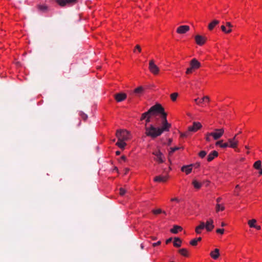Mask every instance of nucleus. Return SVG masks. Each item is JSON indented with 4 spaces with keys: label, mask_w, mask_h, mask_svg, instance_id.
Segmentation results:
<instances>
[{
    "label": "nucleus",
    "mask_w": 262,
    "mask_h": 262,
    "mask_svg": "<svg viewBox=\"0 0 262 262\" xmlns=\"http://www.w3.org/2000/svg\"><path fill=\"white\" fill-rule=\"evenodd\" d=\"M202 127V125L200 122H194L192 126H190L188 128V132H195Z\"/></svg>",
    "instance_id": "0eeeda50"
},
{
    "label": "nucleus",
    "mask_w": 262,
    "mask_h": 262,
    "mask_svg": "<svg viewBox=\"0 0 262 262\" xmlns=\"http://www.w3.org/2000/svg\"><path fill=\"white\" fill-rule=\"evenodd\" d=\"M172 237L169 238L166 241V244H168V243H170L172 241Z\"/></svg>",
    "instance_id": "09e8293b"
},
{
    "label": "nucleus",
    "mask_w": 262,
    "mask_h": 262,
    "mask_svg": "<svg viewBox=\"0 0 262 262\" xmlns=\"http://www.w3.org/2000/svg\"><path fill=\"white\" fill-rule=\"evenodd\" d=\"M156 239H157V237H155V236H153V237H152V240H156Z\"/></svg>",
    "instance_id": "680f3d73"
},
{
    "label": "nucleus",
    "mask_w": 262,
    "mask_h": 262,
    "mask_svg": "<svg viewBox=\"0 0 262 262\" xmlns=\"http://www.w3.org/2000/svg\"><path fill=\"white\" fill-rule=\"evenodd\" d=\"M216 233H220L221 234H223L224 232V229H217L216 230Z\"/></svg>",
    "instance_id": "ea45409f"
},
{
    "label": "nucleus",
    "mask_w": 262,
    "mask_h": 262,
    "mask_svg": "<svg viewBox=\"0 0 262 262\" xmlns=\"http://www.w3.org/2000/svg\"><path fill=\"white\" fill-rule=\"evenodd\" d=\"M235 188H239V185H237L235 186Z\"/></svg>",
    "instance_id": "e2e57ef3"
},
{
    "label": "nucleus",
    "mask_w": 262,
    "mask_h": 262,
    "mask_svg": "<svg viewBox=\"0 0 262 262\" xmlns=\"http://www.w3.org/2000/svg\"><path fill=\"white\" fill-rule=\"evenodd\" d=\"M258 170H259V174H262V168H260Z\"/></svg>",
    "instance_id": "4d7b16f0"
},
{
    "label": "nucleus",
    "mask_w": 262,
    "mask_h": 262,
    "mask_svg": "<svg viewBox=\"0 0 262 262\" xmlns=\"http://www.w3.org/2000/svg\"><path fill=\"white\" fill-rule=\"evenodd\" d=\"M120 154H121V152L120 151H117L116 152V155H120Z\"/></svg>",
    "instance_id": "13d9d810"
},
{
    "label": "nucleus",
    "mask_w": 262,
    "mask_h": 262,
    "mask_svg": "<svg viewBox=\"0 0 262 262\" xmlns=\"http://www.w3.org/2000/svg\"><path fill=\"white\" fill-rule=\"evenodd\" d=\"M207 154V152L206 151H204V150H202L201 151L199 154V156L201 158H204L206 155Z\"/></svg>",
    "instance_id": "72a5a7b5"
},
{
    "label": "nucleus",
    "mask_w": 262,
    "mask_h": 262,
    "mask_svg": "<svg viewBox=\"0 0 262 262\" xmlns=\"http://www.w3.org/2000/svg\"><path fill=\"white\" fill-rule=\"evenodd\" d=\"M191 166H192V165L183 166L181 168V170L183 172H185L186 173V174H188L192 171Z\"/></svg>",
    "instance_id": "f3484780"
},
{
    "label": "nucleus",
    "mask_w": 262,
    "mask_h": 262,
    "mask_svg": "<svg viewBox=\"0 0 262 262\" xmlns=\"http://www.w3.org/2000/svg\"><path fill=\"white\" fill-rule=\"evenodd\" d=\"M224 133V130L223 128L215 129L214 132L209 133V135H211L214 140H216L223 135Z\"/></svg>",
    "instance_id": "20e7f679"
},
{
    "label": "nucleus",
    "mask_w": 262,
    "mask_h": 262,
    "mask_svg": "<svg viewBox=\"0 0 262 262\" xmlns=\"http://www.w3.org/2000/svg\"><path fill=\"white\" fill-rule=\"evenodd\" d=\"M116 145L119 147L121 149H124V147L126 146V144L125 142H124V141L118 140V141L116 143Z\"/></svg>",
    "instance_id": "b1692460"
},
{
    "label": "nucleus",
    "mask_w": 262,
    "mask_h": 262,
    "mask_svg": "<svg viewBox=\"0 0 262 262\" xmlns=\"http://www.w3.org/2000/svg\"><path fill=\"white\" fill-rule=\"evenodd\" d=\"M179 149V147H176L173 148H171V150L170 151V154H171L173 152H174L175 151L178 150Z\"/></svg>",
    "instance_id": "a19ab883"
},
{
    "label": "nucleus",
    "mask_w": 262,
    "mask_h": 262,
    "mask_svg": "<svg viewBox=\"0 0 262 262\" xmlns=\"http://www.w3.org/2000/svg\"><path fill=\"white\" fill-rule=\"evenodd\" d=\"M115 99L118 102H121L126 98V95L124 93H118L115 95Z\"/></svg>",
    "instance_id": "ddd939ff"
},
{
    "label": "nucleus",
    "mask_w": 262,
    "mask_h": 262,
    "mask_svg": "<svg viewBox=\"0 0 262 262\" xmlns=\"http://www.w3.org/2000/svg\"><path fill=\"white\" fill-rule=\"evenodd\" d=\"M171 201H178L179 200H178V199L177 198H175L171 199Z\"/></svg>",
    "instance_id": "6e6d98bb"
},
{
    "label": "nucleus",
    "mask_w": 262,
    "mask_h": 262,
    "mask_svg": "<svg viewBox=\"0 0 262 262\" xmlns=\"http://www.w3.org/2000/svg\"><path fill=\"white\" fill-rule=\"evenodd\" d=\"M161 241H158L157 243H153L152 244V246L153 247H156L157 246L160 245L161 244Z\"/></svg>",
    "instance_id": "a18cd8bd"
},
{
    "label": "nucleus",
    "mask_w": 262,
    "mask_h": 262,
    "mask_svg": "<svg viewBox=\"0 0 262 262\" xmlns=\"http://www.w3.org/2000/svg\"><path fill=\"white\" fill-rule=\"evenodd\" d=\"M221 226L222 227H224V226H226V224L224 222H222L221 224Z\"/></svg>",
    "instance_id": "bf43d9fd"
},
{
    "label": "nucleus",
    "mask_w": 262,
    "mask_h": 262,
    "mask_svg": "<svg viewBox=\"0 0 262 262\" xmlns=\"http://www.w3.org/2000/svg\"><path fill=\"white\" fill-rule=\"evenodd\" d=\"M143 88L142 86H139L134 90V91L132 92V95L139 97L143 93Z\"/></svg>",
    "instance_id": "4468645a"
},
{
    "label": "nucleus",
    "mask_w": 262,
    "mask_h": 262,
    "mask_svg": "<svg viewBox=\"0 0 262 262\" xmlns=\"http://www.w3.org/2000/svg\"><path fill=\"white\" fill-rule=\"evenodd\" d=\"M192 184L194 187L196 189H199L201 187V184L198 182L196 180H194L192 182Z\"/></svg>",
    "instance_id": "bb28decb"
},
{
    "label": "nucleus",
    "mask_w": 262,
    "mask_h": 262,
    "mask_svg": "<svg viewBox=\"0 0 262 262\" xmlns=\"http://www.w3.org/2000/svg\"><path fill=\"white\" fill-rule=\"evenodd\" d=\"M226 26L228 27L229 29H231L233 27L231 24L229 22L226 23Z\"/></svg>",
    "instance_id": "49530a36"
},
{
    "label": "nucleus",
    "mask_w": 262,
    "mask_h": 262,
    "mask_svg": "<svg viewBox=\"0 0 262 262\" xmlns=\"http://www.w3.org/2000/svg\"><path fill=\"white\" fill-rule=\"evenodd\" d=\"M121 159L122 160L124 161H125L126 160V157H125V156H121Z\"/></svg>",
    "instance_id": "3c124183"
},
{
    "label": "nucleus",
    "mask_w": 262,
    "mask_h": 262,
    "mask_svg": "<svg viewBox=\"0 0 262 262\" xmlns=\"http://www.w3.org/2000/svg\"><path fill=\"white\" fill-rule=\"evenodd\" d=\"M149 70L154 74L157 75L159 73V69L157 65L155 64L154 60L151 59L149 62Z\"/></svg>",
    "instance_id": "423d86ee"
},
{
    "label": "nucleus",
    "mask_w": 262,
    "mask_h": 262,
    "mask_svg": "<svg viewBox=\"0 0 262 262\" xmlns=\"http://www.w3.org/2000/svg\"><path fill=\"white\" fill-rule=\"evenodd\" d=\"M228 142L229 143V146L231 148H234L237 145L238 140L237 139H235V137H234L233 138L228 139Z\"/></svg>",
    "instance_id": "9b49d317"
},
{
    "label": "nucleus",
    "mask_w": 262,
    "mask_h": 262,
    "mask_svg": "<svg viewBox=\"0 0 262 262\" xmlns=\"http://www.w3.org/2000/svg\"><path fill=\"white\" fill-rule=\"evenodd\" d=\"M256 221L255 219H252L251 220L249 221L248 224L249 226L251 228H253L255 227V223H256Z\"/></svg>",
    "instance_id": "c756f323"
},
{
    "label": "nucleus",
    "mask_w": 262,
    "mask_h": 262,
    "mask_svg": "<svg viewBox=\"0 0 262 262\" xmlns=\"http://www.w3.org/2000/svg\"><path fill=\"white\" fill-rule=\"evenodd\" d=\"M221 200L222 199L221 198H218L216 199V202H217V204H219V203L221 201Z\"/></svg>",
    "instance_id": "5fc2aeb1"
},
{
    "label": "nucleus",
    "mask_w": 262,
    "mask_h": 262,
    "mask_svg": "<svg viewBox=\"0 0 262 262\" xmlns=\"http://www.w3.org/2000/svg\"><path fill=\"white\" fill-rule=\"evenodd\" d=\"M152 154L155 156L154 159L158 163H162L164 162L165 158L162 152H161V151H160L159 150H156L152 152Z\"/></svg>",
    "instance_id": "7ed1b4c3"
},
{
    "label": "nucleus",
    "mask_w": 262,
    "mask_h": 262,
    "mask_svg": "<svg viewBox=\"0 0 262 262\" xmlns=\"http://www.w3.org/2000/svg\"><path fill=\"white\" fill-rule=\"evenodd\" d=\"M116 136L119 141H126L129 138V133L126 130H118Z\"/></svg>",
    "instance_id": "f03ea898"
},
{
    "label": "nucleus",
    "mask_w": 262,
    "mask_h": 262,
    "mask_svg": "<svg viewBox=\"0 0 262 262\" xmlns=\"http://www.w3.org/2000/svg\"><path fill=\"white\" fill-rule=\"evenodd\" d=\"M179 252L183 256H188V251L186 249H185V248L181 249L179 250Z\"/></svg>",
    "instance_id": "a878e982"
},
{
    "label": "nucleus",
    "mask_w": 262,
    "mask_h": 262,
    "mask_svg": "<svg viewBox=\"0 0 262 262\" xmlns=\"http://www.w3.org/2000/svg\"><path fill=\"white\" fill-rule=\"evenodd\" d=\"M39 8L41 11L43 12H45L47 10V7L46 6H40Z\"/></svg>",
    "instance_id": "4c0bfd02"
},
{
    "label": "nucleus",
    "mask_w": 262,
    "mask_h": 262,
    "mask_svg": "<svg viewBox=\"0 0 262 262\" xmlns=\"http://www.w3.org/2000/svg\"><path fill=\"white\" fill-rule=\"evenodd\" d=\"M152 116H148V117L145 119V127L147 126V124L150 122V118Z\"/></svg>",
    "instance_id": "f704fd0d"
},
{
    "label": "nucleus",
    "mask_w": 262,
    "mask_h": 262,
    "mask_svg": "<svg viewBox=\"0 0 262 262\" xmlns=\"http://www.w3.org/2000/svg\"><path fill=\"white\" fill-rule=\"evenodd\" d=\"M178 96V93H173L170 95V98L173 101L176 100L177 97Z\"/></svg>",
    "instance_id": "2f4dec72"
},
{
    "label": "nucleus",
    "mask_w": 262,
    "mask_h": 262,
    "mask_svg": "<svg viewBox=\"0 0 262 262\" xmlns=\"http://www.w3.org/2000/svg\"><path fill=\"white\" fill-rule=\"evenodd\" d=\"M114 170H116V171H118V169L117 167H115Z\"/></svg>",
    "instance_id": "0e129e2a"
},
{
    "label": "nucleus",
    "mask_w": 262,
    "mask_h": 262,
    "mask_svg": "<svg viewBox=\"0 0 262 262\" xmlns=\"http://www.w3.org/2000/svg\"><path fill=\"white\" fill-rule=\"evenodd\" d=\"M182 229H183L181 226L174 225L173 228L170 229V232L172 233L176 234L179 231H181Z\"/></svg>",
    "instance_id": "aec40b11"
},
{
    "label": "nucleus",
    "mask_w": 262,
    "mask_h": 262,
    "mask_svg": "<svg viewBox=\"0 0 262 262\" xmlns=\"http://www.w3.org/2000/svg\"><path fill=\"white\" fill-rule=\"evenodd\" d=\"M135 48L137 49L139 52H141V48L139 45H136Z\"/></svg>",
    "instance_id": "de8ad7c7"
},
{
    "label": "nucleus",
    "mask_w": 262,
    "mask_h": 262,
    "mask_svg": "<svg viewBox=\"0 0 262 262\" xmlns=\"http://www.w3.org/2000/svg\"><path fill=\"white\" fill-rule=\"evenodd\" d=\"M261 161L258 160L254 163L253 167L256 169H259L261 168Z\"/></svg>",
    "instance_id": "393cba45"
},
{
    "label": "nucleus",
    "mask_w": 262,
    "mask_h": 262,
    "mask_svg": "<svg viewBox=\"0 0 262 262\" xmlns=\"http://www.w3.org/2000/svg\"><path fill=\"white\" fill-rule=\"evenodd\" d=\"M141 249L144 248L143 245L142 244L141 245Z\"/></svg>",
    "instance_id": "69168bd1"
},
{
    "label": "nucleus",
    "mask_w": 262,
    "mask_h": 262,
    "mask_svg": "<svg viewBox=\"0 0 262 262\" xmlns=\"http://www.w3.org/2000/svg\"><path fill=\"white\" fill-rule=\"evenodd\" d=\"M190 64L193 69H198L201 66V63L195 58H193L191 60Z\"/></svg>",
    "instance_id": "f8f14e48"
},
{
    "label": "nucleus",
    "mask_w": 262,
    "mask_h": 262,
    "mask_svg": "<svg viewBox=\"0 0 262 262\" xmlns=\"http://www.w3.org/2000/svg\"><path fill=\"white\" fill-rule=\"evenodd\" d=\"M218 156V152L215 151H212L211 152L209 155L207 156V161L208 162H210L212 161L215 157H216Z\"/></svg>",
    "instance_id": "2eb2a0df"
},
{
    "label": "nucleus",
    "mask_w": 262,
    "mask_h": 262,
    "mask_svg": "<svg viewBox=\"0 0 262 262\" xmlns=\"http://www.w3.org/2000/svg\"><path fill=\"white\" fill-rule=\"evenodd\" d=\"M152 212H153V213H154L155 214H159V213H163L165 214H166V212L165 211H163L161 209H156V210H153L152 211Z\"/></svg>",
    "instance_id": "473e14b6"
},
{
    "label": "nucleus",
    "mask_w": 262,
    "mask_h": 262,
    "mask_svg": "<svg viewBox=\"0 0 262 262\" xmlns=\"http://www.w3.org/2000/svg\"><path fill=\"white\" fill-rule=\"evenodd\" d=\"M190 30V27L187 25L180 26L177 29V32L179 34H185Z\"/></svg>",
    "instance_id": "6e6552de"
},
{
    "label": "nucleus",
    "mask_w": 262,
    "mask_h": 262,
    "mask_svg": "<svg viewBox=\"0 0 262 262\" xmlns=\"http://www.w3.org/2000/svg\"><path fill=\"white\" fill-rule=\"evenodd\" d=\"M182 241L179 237H175L173 242V246L176 247H180L181 246Z\"/></svg>",
    "instance_id": "4be33fe9"
},
{
    "label": "nucleus",
    "mask_w": 262,
    "mask_h": 262,
    "mask_svg": "<svg viewBox=\"0 0 262 262\" xmlns=\"http://www.w3.org/2000/svg\"><path fill=\"white\" fill-rule=\"evenodd\" d=\"M219 249H215L214 251L210 253V256L214 259H217L219 256Z\"/></svg>",
    "instance_id": "6ab92c4d"
},
{
    "label": "nucleus",
    "mask_w": 262,
    "mask_h": 262,
    "mask_svg": "<svg viewBox=\"0 0 262 262\" xmlns=\"http://www.w3.org/2000/svg\"><path fill=\"white\" fill-rule=\"evenodd\" d=\"M195 239L196 240V242L198 243V242H200V241H201L202 238L201 237H198L197 238H195Z\"/></svg>",
    "instance_id": "864d4df0"
},
{
    "label": "nucleus",
    "mask_w": 262,
    "mask_h": 262,
    "mask_svg": "<svg viewBox=\"0 0 262 262\" xmlns=\"http://www.w3.org/2000/svg\"><path fill=\"white\" fill-rule=\"evenodd\" d=\"M223 140H220V141H217L216 143H215V145H219L220 146L221 148H226L227 147L229 146V144L228 143H223Z\"/></svg>",
    "instance_id": "412c9836"
},
{
    "label": "nucleus",
    "mask_w": 262,
    "mask_h": 262,
    "mask_svg": "<svg viewBox=\"0 0 262 262\" xmlns=\"http://www.w3.org/2000/svg\"><path fill=\"white\" fill-rule=\"evenodd\" d=\"M225 209V207L223 206H221L219 204H217L215 207L216 211L217 212L220 211H223Z\"/></svg>",
    "instance_id": "cd10ccee"
},
{
    "label": "nucleus",
    "mask_w": 262,
    "mask_h": 262,
    "mask_svg": "<svg viewBox=\"0 0 262 262\" xmlns=\"http://www.w3.org/2000/svg\"><path fill=\"white\" fill-rule=\"evenodd\" d=\"M190 244L193 246H196L198 244V243L195 238H194L192 240H191L190 242Z\"/></svg>",
    "instance_id": "c9c22d12"
},
{
    "label": "nucleus",
    "mask_w": 262,
    "mask_h": 262,
    "mask_svg": "<svg viewBox=\"0 0 262 262\" xmlns=\"http://www.w3.org/2000/svg\"><path fill=\"white\" fill-rule=\"evenodd\" d=\"M253 228H255L257 230H260V226H256L255 225V227H254Z\"/></svg>",
    "instance_id": "603ef678"
},
{
    "label": "nucleus",
    "mask_w": 262,
    "mask_h": 262,
    "mask_svg": "<svg viewBox=\"0 0 262 262\" xmlns=\"http://www.w3.org/2000/svg\"><path fill=\"white\" fill-rule=\"evenodd\" d=\"M206 38L205 37L200 35H196L195 36V42L198 45L200 46L204 45L206 41Z\"/></svg>",
    "instance_id": "1a4fd4ad"
},
{
    "label": "nucleus",
    "mask_w": 262,
    "mask_h": 262,
    "mask_svg": "<svg viewBox=\"0 0 262 262\" xmlns=\"http://www.w3.org/2000/svg\"><path fill=\"white\" fill-rule=\"evenodd\" d=\"M119 193L121 195H123L125 193V190L123 188H120L119 189Z\"/></svg>",
    "instance_id": "e433bc0d"
},
{
    "label": "nucleus",
    "mask_w": 262,
    "mask_h": 262,
    "mask_svg": "<svg viewBox=\"0 0 262 262\" xmlns=\"http://www.w3.org/2000/svg\"><path fill=\"white\" fill-rule=\"evenodd\" d=\"M196 228L199 229L200 230H203L205 228V223L203 222H200V225L196 227Z\"/></svg>",
    "instance_id": "7c9ffc66"
},
{
    "label": "nucleus",
    "mask_w": 262,
    "mask_h": 262,
    "mask_svg": "<svg viewBox=\"0 0 262 262\" xmlns=\"http://www.w3.org/2000/svg\"><path fill=\"white\" fill-rule=\"evenodd\" d=\"M159 118H155L156 124H150L149 126L145 127L146 136L152 138L160 136L163 132H168L171 127V124L167 120V113L165 112L164 107L159 103H156L151 106L148 111L143 113L140 120H145L148 116H157Z\"/></svg>",
    "instance_id": "f257e3e1"
},
{
    "label": "nucleus",
    "mask_w": 262,
    "mask_h": 262,
    "mask_svg": "<svg viewBox=\"0 0 262 262\" xmlns=\"http://www.w3.org/2000/svg\"><path fill=\"white\" fill-rule=\"evenodd\" d=\"M167 179V178L166 176H158L154 178V181L158 182H164L166 181Z\"/></svg>",
    "instance_id": "a211bd4d"
},
{
    "label": "nucleus",
    "mask_w": 262,
    "mask_h": 262,
    "mask_svg": "<svg viewBox=\"0 0 262 262\" xmlns=\"http://www.w3.org/2000/svg\"><path fill=\"white\" fill-rule=\"evenodd\" d=\"M78 0H56V3L61 7L67 5L71 6L77 3Z\"/></svg>",
    "instance_id": "39448f33"
},
{
    "label": "nucleus",
    "mask_w": 262,
    "mask_h": 262,
    "mask_svg": "<svg viewBox=\"0 0 262 262\" xmlns=\"http://www.w3.org/2000/svg\"><path fill=\"white\" fill-rule=\"evenodd\" d=\"M244 160H245V159H244V158H242L241 159V161H244Z\"/></svg>",
    "instance_id": "338daca9"
},
{
    "label": "nucleus",
    "mask_w": 262,
    "mask_h": 262,
    "mask_svg": "<svg viewBox=\"0 0 262 262\" xmlns=\"http://www.w3.org/2000/svg\"><path fill=\"white\" fill-rule=\"evenodd\" d=\"M129 171L128 168H125V174L127 173V172Z\"/></svg>",
    "instance_id": "052dcab7"
},
{
    "label": "nucleus",
    "mask_w": 262,
    "mask_h": 262,
    "mask_svg": "<svg viewBox=\"0 0 262 262\" xmlns=\"http://www.w3.org/2000/svg\"><path fill=\"white\" fill-rule=\"evenodd\" d=\"M193 70H194L193 68H191V67L190 66V68H188L186 70V74H190L192 72V71Z\"/></svg>",
    "instance_id": "58836bf2"
},
{
    "label": "nucleus",
    "mask_w": 262,
    "mask_h": 262,
    "mask_svg": "<svg viewBox=\"0 0 262 262\" xmlns=\"http://www.w3.org/2000/svg\"><path fill=\"white\" fill-rule=\"evenodd\" d=\"M210 136H211V135H209V133H207L206 135V140L208 142H210V140H211V138H210Z\"/></svg>",
    "instance_id": "79ce46f5"
},
{
    "label": "nucleus",
    "mask_w": 262,
    "mask_h": 262,
    "mask_svg": "<svg viewBox=\"0 0 262 262\" xmlns=\"http://www.w3.org/2000/svg\"><path fill=\"white\" fill-rule=\"evenodd\" d=\"M213 221L212 219H210L207 221L205 224V229L208 232L212 231L214 228Z\"/></svg>",
    "instance_id": "9d476101"
},
{
    "label": "nucleus",
    "mask_w": 262,
    "mask_h": 262,
    "mask_svg": "<svg viewBox=\"0 0 262 262\" xmlns=\"http://www.w3.org/2000/svg\"><path fill=\"white\" fill-rule=\"evenodd\" d=\"M210 100L209 97L207 96H204L201 99L199 100V98L195 99L194 100V101L198 104L200 105V104H202L203 103L204 101H207L209 102Z\"/></svg>",
    "instance_id": "dca6fc26"
},
{
    "label": "nucleus",
    "mask_w": 262,
    "mask_h": 262,
    "mask_svg": "<svg viewBox=\"0 0 262 262\" xmlns=\"http://www.w3.org/2000/svg\"><path fill=\"white\" fill-rule=\"evenodd\" d=\"M201 230L199 229H197L195 228V231L197 234H200L201 233Z\"/></svg>",
    "instance_id": "8fccbe9b"
},
{
    "label": "nucleus",
    "mask_w": 262,
    "mask_h": 262,
    "mask_svg": "<svg viewBox=\"0 0 262 262\" xmlns=\"http://www.w3.org/2000/svg\"><path fill=\"white\" fill-rule=\"evenodd\" d=\"M80 116H81V117L84 120H86L88 118V116L86 114L83 113H80Z\"/></svg>",
    "instance_id": "37998d69"
},
{
    "label": "nucleus",
    "mask_w": 262,
    "mask_h": 262,
    "mask_svg": "<svg viewBox=\"0 0 262 262\" xmlns=\"http://www.w3.org/2000/svg\"><path fill=\"white\" fill-rule=\"evenodd\" d=\"M235 194L236 195H238V193L235 192Z\"/></svg>",
    "instance_id": "774afa93"
},
{
    "label": "nucleus",
    "mask_w": 262,
    "mask_h": 262,
    "mask_svg": "<svg viewBox=\"0 0 262 262\" xmlns=\"http://www.w3.org/2000/svg\"><path fill=\"white\" fill-rule=\"evenodd\" d=\"M189 133V132H188V130L187 132H186V133H182V134H181V136L182 137H187V136L188 135Z\"/></svg>",
    "instance_id": "c03bdc74"
},
{
    "label": "nucleus",
    "mask_w": 262,
    "mask_h": 262,
    "mask_svg": "<svg viewBox=\"0 0 262 262\" xmlns=\"http://www.w3.org/2000/svg\"><path fill=\"white\" fill-rule=\"evenodd\" d=\"M221 28L222 30L226 33H229L232 31L231 29H229L227 30L226 27L224 25H222Z\"/></svg>",
    "instance_id": "c85d7f7f"
},
{
    "label": "nucleus",
    "mask_w": 262,
    "mask_h": 262,
    "mask_svg": "<svg viewBox=\"0 0 262 262\" xmlns=\"http://www.w3.org/2000/svg\"><path fill=\"white\" fill-rule=\"evenodd\" d=\"M219 23V21L217 20H214L211 23H210L208 25V29L210 30H212L214 27Z\"/></svg>",
    "instance_id": "5701e85b"
}]
</instances>
